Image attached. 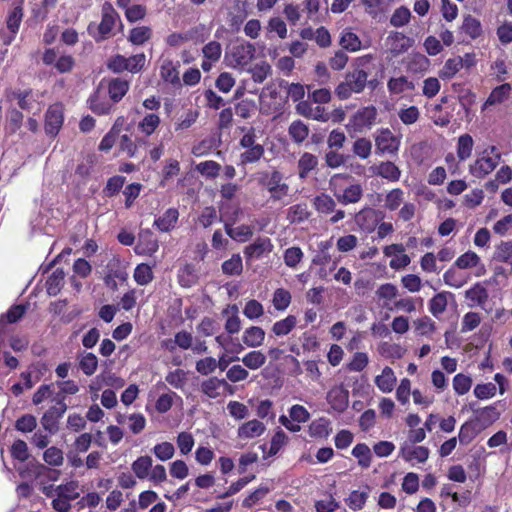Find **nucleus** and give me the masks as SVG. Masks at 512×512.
<instances>
[{
    "label": "nucleus",
    "instance_id": "1",
    "mask_svg": "<svg viewBox=\"0 0 512 512\" xmlns=\"http://www.w3.org/2000/svg\"><path fill=\"white\" fill-rule=\"evenodd\" d=\"M351 66L352 70L346 73L345 80L340 82L335 88V95L340 100H346L354 93H362L366 86L374 89L378 84L376 78L369 79L375 68L374 56L372 54L355 58Z\"/></svg>",
    "mask_w": 512,
    "mask_h": 512
},
{
    "label": "nucleus",
    "instance_id": "2",
    "mask_svg": "<svg viewBox=\"0 0 512 512\" xmlns=\"http://www.w3.org/2000/svg\"><path fill=\"white\" fill-rule=\"evenodd\" d=\"M258 187L269 194V201L280 202L289 195L290 187L284 175L276 168L256 173Z\"/></svg>",
    "mask_w": 512,
    "mask_h": 512
},
{
    "label": "nucleus",
    "instance_id": "3",
    "mask_svg": "<svg viewBox=\"0 0 512 512\" xmlns=\"http://www.w3.org/2000/svg\"><path fill=\"white\" fill-rule=\"evenodd\" d=\"M117 21H120L118 12L111 3L105 2L101 9L100 23L96 25L94 22H91L87 27V32L95 42L100 43L112 36Z\"/></svg>",
    "mask_w": 512,
    "mask_h": 512
},
{
    "label": "nucleus",
    "instance_id": "4",
    "mask_svg": "<svg viewBox=\"0 0 512 512\" xmlns=\"http://www.w3.org/2000/svg\"><path fill=\"white\" fill-rule=\"evenodd\" d=\"M378 111L374 105L359 108L349 119L346 129L349 133H365L377 123Z\"/></svg>",
    "mask_w": 512,
    "mask_h": 512
},
{
    "label": "nucleus",
    "instance_id": "5",
    "mask_svg": "<svg viewBox=\"0 0 512 512\" xmlns=\"http://www.w3.org/2000/svg\"><path fill=\"white\" fill-rule=\"evenodd\" d=\"M375 153L379 156H397L400 145L401 136L394 135L389 128H380L374 135Z\"/></svg>",
    "mask_w": 512,
    "mask_h": 512
},
{
    "label": "nucleus",
    "instance_id": "6",
    "mask_svg": "<svg viewBox=\"0 0 512 512\" xmlns=\"http://www.w3.org/2000/svg\"><path fill=\"white\" fill-rule=\"evenodd\" d=\"M500 158L496 146H489L483 151V155L470 165V173L477 178H484L497 167Z\"/></svg>",
    "mask_w": 512,
    "mask_h": 512
},
{
    "label": "nucleus",
    "instance_id": "7",
    "mask_svg": "<svg viewBox=\"0 0 512 512\" xmlns=\"http://www.w3.org/2000/svg\"><path fill=\"white\" fill-rule=\"evenodd\" d=\"M64 123V105L60 102L51 104L44 119V130L47 136L55 138Z\"/></svg>",
    "mask_w": 512,
    "mask_h": 512
},
{
    "label": "nucleus",
    "instance_id": "8",
    "mask_svg": "<svg viewBox=\"0 0 512 512\" xmlns=\"http://www.w3.org/2000/svg\"><path fill=\"white\" fill-rule=\"evenodd\" d=\"M13 99L17 100V104L21 110L37 114L41 111L43 103L41 101L42 94L32 89H18L12 92Z\"/></svg>",
    "mask_w": 512,
    "mask_h": 512
},
{
    "label": "nucleus",
    "instance_id": "9",
    "mask_svg": "<svg viewBox=\"0 0 512 512\" xmlns=\"http://www.w3.org/2000/svg\"><path fill=\"white\" fill-rule=\"evenodd\" d=\"M364 189L360 183H351L343 188L335 189L333 196L343 206L356 204L363 198Z\"/></svg>",
    "mask_w": 512,
    "mask_h": 512
},
{
    "label": "nucleus",
    "instance_id": "10",
    "mask_svg": "<svg viewBox=\"0 0 512 512\" xmlns=\"http://www.w3.org/2000/svg\"><path fill=\"white\" fill-rule=\"evenodd\" d=\"M273 244L268 237H258L255 241L244 248L246 262L262 258L272 251Z\"/></svg>",
    "mask_w": 512,
    "mask_h": 512
},
{
    "label": "nucleus",
    "instance_id": "11",
    "mask_svg": "<svg viewBox=\"0 0 512 512\" xmlns=\"http://www.w3.org/2000/svg\"><path fill=\"white\" fill-rule=\"evenodd\" d=\"M354 221L362 231L371 233L376 229L380 215L374 208L365 207L355 214Z\"/></svg>",
    "mask_w": 512,
    "mask_h": 512
},
{
    "label": "nucleus",
    "instance_id": "12",
    "mask_svg": "<svg viewBox=\"0 0 512 512\" xmlns=\"http://www.w3.org/2000/svg\"><path fill=\"white\" fill-rule=\"evenodd\" d=\"M326 400L334 411L342 413L349 404V391L343 385L334 386L328 391Z\"/></svg>",
    "mask_w": 512,
    "mask_h": 512
},
{
    "label": "nucleus",
    "instance_id": "13",
    "mask_svg": "<svg viewBox=\"0 0 512 512\" xmlns=\"http://www.w3.org/2000/svg\"><path fill=\"white\" fill-rule=\"evenodd\" d=\"M87 104L94 114L108 115L111 113L114 103L108 100L100 89H97L89 96Z\"/></svg>",
    "mask_w": 512,
    "mask_h": 512
},
{
    "label": "nucleus",
    "instance_id": "14",
    "mask_svg": "<svg viewBox=\"0 0 512 512\" xmlns=\"http://www.w3.org/2000/svg\"><path fill=\"white\" fill-rule=\"evenodd\" d=\"M430 451L425 446H412L408 443H404L399 450V457L405 462L416 461L418 463H424L429 458Z\"/></svg>",
    "mask_w": 512,
    "mask_h": 512
},
{
    "label": "nucleus",
    "instance_id": "15",
    "mask_svg": "<svg viewBox=\"0 0 512 512\" xmlns=\"http://www.w3.org/2000/svg\"><path fill=\"white\" fill-rule=\"evenodd\" d=\"M66 410V404H63L61 407H50L41 418L43 428L50 434L56 433L58 431L59 420L63 417Z\"/></svg>",
    "mask_w": 512,
    "mask_h": 512
},
{
    "label": "nucleus",
    "instance_id": "16",
    "mask_svg": "<svg viewBox=\"0 0 512 512\" xmlns=\"http://www.w3.org/2000/svg\"><path fill=\"white\" fill-rule=\"evenodd\" d=\"M459 35H465L469 40H476L483 34L482 24L479 19L468 14L463 17L462 24L458 28Z\"/></svg>",
    "mask_w": 512,
    "mask_h": 512
},
{
    "label": "nucleus",
    "instance_id": "17",
    "mask_svg": "<svg viewBox=\"0 0 512 512\" xmlns=\"http://www.w3.org/2000/svg\"><path fill=\"white\" fill-rule=\"evenodd\" d=\"M179 67V62L174 64L170 59L164 60L160 66V77L162 80L172 84L174 87H181L182 83L179 76Z\"/></svg>",
    "mask_w": 512,
    "mask_h": 512
},
{
    "label": "nucleus",
    "instance_id": "18",
    "mask_svg": "<svg viewBox=\"0 0 512 512\" xmlns=\"http://www.w3.org/2000/svg\"><path fill=\"white\" fill-rule=\"evenodd\" d=\"M512 86L510 83H503L495 87L483 103L481 110L484 111L490 106H495L505 102L511 95Z\"/></svg>",
    "mask_w": 512,
    "mask_h": 512
},
{
    "label": "nucleus",
    "instance_id": "19",
    "mask_svg": "<svg viewBox=\"0 0 512 512\" xmlns=\"http://www.w3.org/2000/svg\"><path fill=\"white\" fill-rule=\"evenodd\" d=\"M387 41L389 43V50L393 56H399L408 51L412 46L413 41L400 32H392Z\"/></svg>",
    "mask_w": 512,
    "mask_h": 512
},
{
    "label": "nucleus",
    "instance_id": "20",
    "mask_svg": "<svg viewBox=\"0 0 512 512\" xmlns=\"http://www.w3.org/2000/svg\"><path fill=\"white\" fill-rule=\"evenodd\" d=\"M130 88V82L123 78H113L108 82V94L113 103L120 102L127 94Z\"/></svg>",
    "mask_w": 512,
    "mask_h": 512
},
{
    "label": "nucleus",
    "instance_id": "21",
    "mask_svg": "<svg viewBox=\"0 0 512 512\" xmlns=\"http://www.w3.org/2000/svg\"><path fill=\"white\" fill-rule=\"evenodd\" d=\"M499 417L500 412L497 410L496 404H492L477 410L474 420L484 430L496 422Z\"/></svg>",
    "mask_w": 512,
    "mask_h": 512
},
{
    "label": "nucleus",
    "instance_id": "22",
    "mask_svg": "<svg viewBox=\"0 0 512 512\" xmlns=\"http://www.w3.org/2000/svg\"><path fill=\"white\" fill-rule=\"evenodd\" d=\"M265 429L261 421L253 419L240 425L237 434L240 439H252L261 436Z\"/></svg>",
    "mask_w": 512,
    "mask_h": 512
},
{
    "label": "nucleus",
    "instance_id": "23",
    "mask_svg": "<svg viewBox=\"0 0 512 512\" xmlns=\"http://www.w3.org/2000/svg\"><path fill=\"white\" fill-rule=\"evenodd\" d=\"M331 421L325 417L313 420L308 426V433L312 438L326 439L332 433Z\"/></svg>",
    "mask_w": 512,
    "mask_h": 512
},
{
    "label": "nucleus",
    "instance_id": "24",
    "mask_svg": "<svg viewBox=\"0 0 512 512\" xmlns=\"http://www.w3.org/2000/svg\"><path fill=\"white\" fill-rule=\"evenodd\" d=\"M317 166L318 158L312 153L304 152L297 162L299 179L305 180Z\"/></svg>",
    "mask_w": 512,
    "mask_h": 512
},
{
    "label": "nucleus",
    "instance_id": "25",
    "mask_svg": "<svg viewBox=\"0 0 512 512\" xmlns=\"http://www.w3.org/2000/svg\"><path fill=\"white\" fill-rule=\"evenodd\" d=\"M224 228L226 234L239 243L246 242L253 236V228L250 225L242 224L234 228L232 223L225 222Z\"/></svg>",
    "mask_w": 512,
    "mask_h": 512
},
{
    "label": "nucleus",
    "instance_id": "26",
    "mask_svg": "<svg viewBox=\"0 0 512 512\" xmlns=\"http://www.w3.org/2000/svg\"><path fill=\"white\" fill-rule=\"evenodd\" d=\"M374 174L390 182H397L401 177V170L394 162L383 161L375 167Z\"/></svg>",
    "mask_w": 512,
    "mask_h": 512
},
{
    "label": "nucleus",
    "instance_id": "27",
    "mask_svg": "<svg viewBox=\"0 0 512 512\" xmlns=\"http://www.w3.org/2000/svg\"><path fill=\"white\" fill-rule=\"evenodd\" d=\"M465 298L471 302L469 304L471 307L475 305L482 307L488 301L489 294L486 287L480 282H477L471 288L466 290Z\"/></svg>",
    "mask_w": 512,
    "mask_h": 512
},
{
    "label": "nucleus",
    "instance_id": "28",
    "mask_svg": "<svg viewBox=\"0 0 512 512\" xmlns=\"http://www.w3.org/2000/svg\"><path fill=\"white\" fill-rule=\"evenodd\" d=\"M481 431L483 430L479 426V423H476L474 419L466 421L461 425L458 433V439L460 444L468 445L476 438V436Z\"/></svg>",
    "mask_w": 512,
    "mask_h": 512
},
{
    "label": "nucleus",
    "instance_id": "29",
    "mask_svg": "<svg viewBox=\"0 0 512 512\" xmlns=\"http://www.w3.org/2000/svg\"><path fill=\"white\" fill-rule=\"evenodd\" d=\"M23 18V8L21 6H16L11 9L7 15L6 25L8 30L11 33V36L8 40H5V44H10L11 41L15 38V35L18 33L20 24Z\"/></svg>",
    "mask_w": 512,
    "mask_h": 512
},
{
    "label": "nucleus",
    "instance_id": "30",
    "mask_svg": "<svg viewBox=\"0 0 512 512\" xmlns=\"http://www.w3.org/2000/svg\"><path fill=\"white\" fill-rule=\"evenodd\" d=\"M429 59L423 54H413L408 58L406 70L412 75H423L429 68Z\"/></svg>",
    "mask_w": 512,
    "mask_h": 512
},
{
    "label": "nucleus",
    "instance_id": "31",
    "mask_svg": "<svg viewBox=\"0 0 512 512\" xmlns=\"http://www.w3.org/2000/svg\"><path fill=\"white\" fill-rule=\"evenodd\" d=\"M179 218V212L176 208L167 209L162 216L154 221V225L162 232H169L172 230Z\"/></svg>",
    "mask_w": 512,
    "mask_h": 512
},
{
    "label": "nucleus",
    "instance_id": "32",
    "mask_svg": "<svg viewBox=\"0 0 512 512\" xmlns=\"http://www.w3.org/2000/svg\"><path fill=\"white\" fill-rule=\"evenodd\" d=\"M336 201L331 195L321 193L314 197L313 206L319 214L328 215L335 211Z\"/></svg>",
    "mask_w": 512,
    "mask_h": 512
},
{
    "label": "nucleus",
    "instance_id": "33",
    "mask_svg": "<svg viewBox=\"0 0 512 512\" xmlns=\"http://www.w3.org/2000/svg\"><path fill=\"white\" fill-rule=\"evenodd\" d=\"M265 339V331L259 326H251L243 332V343L251 348L259 347Z\"/></svg>",
    "mask_w": 512,
    "mask_h": 512
},
{
    "label": "nucleus",
    "instance_id": "34",
    "mask_svg": "<svg viewBox=\"0 0 512 512\" xmlns=\"http://www.w3.org/2000/svg\"><path fill=\"white\" fill-rule=\"evenodd\" d=\"M245 151L239 156L238 165L246 166L248 164H254L258 162L265 154V149L262 144H256L254 146L244 148Z\"/></svg>",
    "mask_w": 512,
    "mask_h": 512
},
{
    "label": "nucleus",
    "instance_id": "35",
    "mask_svg": "<svg viewBox=\"0 0 512 512\" xmlns=\"http://www.w3.org/2000/svg\"><path fill=\"white\" fill-rule=\"evenodd\" d=\"M65 279V272L62 268L55 269L46 280V291L49 296H56L60 293Z\"/></svg>",
    "mask_w": 512,
    "mask_h": 512
},
{
    "label": "nucleus",
    "instance_id": "36",
    "mask_svg": "<svg viewBox=\"0 0 512 512\" xmlns=\"http://www.w3.org/2000/svg\"><path fill=\"white\" fill-rule=\"evenodd\" d=\"M375 384L383 393H389L396 384V376L391 367L386 366L382 373L375 378Z\"/></svg>",
    "mask_w": 512,
    "mask_h": 512
},
{
    "label": "nucleus",
    "instance_id": "37",
    "mask_svg": "<svg viewBox=\"0 0 512 512\" xmlns=\"http://www.w3.org/2000/svg\"><path fill=\"white\" fill-rule=\"evenodd\" d=\"M221 385H226L225 379L210 377L202 381L200 385V390L207 397L211 399H216L221 395V393L219 392Z\"/></svg>",
    "mask_w": 512,
    "mask_h": 512
},
{
    "label": "nucleus",
    "instance_id": "38",
    "mask_svg": "<svg viewBox=\"0 0 512 512\" xmlns=\"http://www.w3.org/2000/svg\"><path fill=\"white\" fill-rule=\"evenodd\" d=\"M222 273L227 276H240L243 272V262L240 254L235 253L221 265Z\"/></svg>",
    "mask_w": 512,
    "mask_h": 512
},
{
    "label": "nucleus",
    "instance_id": "39",
    "mask_svg": "<svg viewBox=\"0 0 512 512\" xmlns=\"http://www.w3.org/2000/svg\"><path fill=\"white\" fill-rule=\"evenodd\" d=\"M447 295L452 296L450 292H439L429 300V311L434 317L437 318L445 312L448 305Z\"/></svg>",
    "mask_w": 512,
    "mask_h": 512
},
{
    "label": "nucleus",
    "instance_id": "40",
    "mask_svg": "<svg viewBox=\"0 0 512 512\" xmlns=\"http://www.w3.org/2000/svg\"><path fill=\"white\" fill-rule=\"evenodd\" d=\"M288 133L294 143L301 144L309 135V127L303 121L295 120L290 124Z\"/></svg>",
    "mask_w": 512,
    "mask_h": 512
},
{
    "label": "nucleus",
    "instance_id": "41",
    "mask_svg": "<svg viewBox=\"0 0 512 512\" xmlns=\"http://www.w3.org/2000/svg\"><path fill=\"white\" fill-rule=\"evenodd\" d=\"M311 215L306 203H297L288 209L287 219L290 223H302Z\"/></svg>",
    "mask_w": 512,
    "mask_h": 512
},
{
    "label": "nucleus",
    "instance_id": "42",
    "mask_svg": "<svg viewBox=\"0 0 512 512\" xmlns=\"http://www.w3.org/2000/svg\"><path fill=\"white\" fill-rule=\"evenodd\" d=\"M152 37V29L149 26H137L130 30L128 41L133 45H143Z\"/></svg>",
    "mask_w": 512,
    "mask_h": 512
},
{
    "label": "nucleus",
    "instance_id": "43",
    "mask_svg": "<svg viewBox=\"0 0 512 512\" xmlns=\"http://www.w3.org/2000/svg\"><path fill=\"white\" fill-rule=\"evenodd\" d=\"M339 44L346 51L356 52L361 49L362 43L357 34L349 30H344L341 33Z\"/></svg>",
    "mask_w": 512,
    "mask_h": 512
},
{
    "label": "nucleus",
    "instance_id": "44",
    "mask_svg": "<svg viewBox=\"0 0 512 512\" xmlns=\"http://www.w3.org/2000/svg\"><path fill=\"white\" fill-rule=\"evenodd\" d=\"M152 458L148 455L138 457L131 465V469L139 479H145L152 468Z\"/></svg>",
    "mask_w": 512,
    "mask_h": 512
},
{
    "label": "nucleus",
    "instance_id": "45",
    "mask_svg": "<svg viewBox=\"0 0 512 512\" xmlns=\"http://www.w3.org/2000/svg\"><path fill=\"white\" fill-rule=\"evenodd\" d=\"M297 325V318L294 315H288L286 318L276 321L272 326V332L276 336L288 335Z\"/></svg>",
    "mask_w": 512,
    "mask_h": 512
},
{
    "label": "nucleus",
    "instance_id": "46",
    "mask_svg": "<svg viewBox=\"0 0 512 512\" xmlns=\"http://www.w3.org/2000/svg\"><path fill=\"white\" fill-rule=\"evenodd\" d=\"M352 455L357 458L358 465L362 468H368L372 462V454L369 446L365 443H358L352 449Z\"/></svg>",
    "mask_w": 512,
    "mask_h": 512
},
{
    "label": "nucleus",
    "instance_id": "47",
    "mask_svg": "<svg viewBox=\"0 0 512 512\" xmlns=\"http://www.w3.org/2000/svg\"><path fill=\"white\" fill-rule=\"evenodd\" d=\"M279 86L286 90L287 97L293 102H300L305 96L304 86L300 83H289L286 80H281Z\"/></svg>",
    "mask_w": 512,
    "mask_h": 512
},
{
    "label": "nucleus",
    "instance_id": "48",
    "mask_svg": "<svg viewBox=\"0 0 512 512\" xmlns=\"http://www.w3.org/2000/svg\"><path fill=\"white\" fill-rule=\"evenodd\" d=\"M160 125V117L155 113H149L138 124V129L146 136L152 135Z\"/></svg>",
    "mask_w": 512,
    "mask_h": 512
},
{
    "label": "nucleus",
    "instance_id": "49",
    "mask_svg": "<svg viewBox=\"0 0 512 512\" xmlns=\"http://www.w3.org/2000/svg\"><path fill=\"white\" fill-rule=\"evenodd\" d=\"M193 337L192 334L187 331H180L175 334L174 341L168 340L166 342V348L170 351L175 349V346H179L181 349L187 350L192 347Z\"/></svg>",
    "mask_w": 512,
    "mask_h": 512
},
{
    "label": "nucleus",
    "instance_id": "50",
    "mask_svg": "<svg viewBox=\"0 0 512 512\" xmlns=\"http://www.w3.org/2000/svg\"><path fill=\"white\" fill-rule=\"evenodd\" d=\"M461 68H463L462 57L449 58L444 63L439 75L442 79H451Z\"/></svg>",
    "mask_w": 512,
    "mask_h": 512
},
{
    "label": "nucleus",
    "instance_id": "51",
    "mask_svg": "<svg viewBox=\"0 0 512 512\" xmlns=\"http://www.w3.org/2000/svg\"><path fill=\"white\" fill-rule=\"evenodd\" d=\"M251 78L255 83H263L272 73V68L267 61L256 63L250 68Z\"/></svg>",
    "mask_w": 512,
    "mask_h": 512
},
{
    "label": "nucleus",
    "instance_id": "52",
    "mask_svg": "<svg viewBox=\"0 0 512 512\" xmlns=\"http://www.w3.org/2000/svg\"><path fill=\"white\" fill-rule=\"evenodd\" d=\"M291 293L284 288H277L273 293L272 304L278 311H285L291 304Z\"/></svg>",
    "mask_w": 512,
    "mask_h": 512
},
{
    "label": "nucleus",
    "instance_id": "53",
    "mask_svg": "<svg viewBox=\"0 0 512 512\" xmlns=\"http://www.w3.org/2000/svg\"><path fill=\"white\" fill-rule=\"evenodd\" d=\"M494 259L512 267V241H501L496 246Z\"/></svg>",
    "mask_w": 512,
    "mask_h": 512
},
{
    "label": "nucleus",
    "instance_id": "54",
    "mask_svg": "<svg viewBox=\"0 0 512 512\" xmlns=\"http://www.w3.org/2000/svg\"><path fill=\"white\" fill-rule=\"evenodd\" d=\"M352 152L360 159L365 160L369 158L372 152L371 140L365 137L356 139L352 145Z\"/></svg>",
    "mask_w": 512,
    "mask_h": 512
},
{
    "label": "nucleus",
    "instance_id": "55",
    "mask_svg": "<svg viewBox=\"0 0 512 512\" xmlns=\"http://www.w3.org/2000/svg\"><path fill=\"white\" fill-rule=\"evenodd\" d=\"M79 368L85 375H93L98 368V359L96 355L91 352L83 354L79 359Z\"/></svg>",
    "mask_w": 512,
    "mask_h": 512
},
{
    "label": "nucleus",
    "instance_id": "56",
    "mask_svg": "<svg viewBox=\"0 0 512 512\" xmlns=\"http://www.w3.org/2000/svg\"><path fill=\"white\" fill-rule=\"evenodd\" d=\"M133 277L136 283L141 286L149 284L154 278L152 267L145 263L138 264Z\"/></svg>",
    "mask_w": 512,
    "mask_h": 512
},
{
    "label": "nucleus",
    "instance_id": "57",
    "mask_svg": "<svg viewBox=\"0 0 512 512\" xmlns=\"http://www.w3.org/2000/svg\"><path fill=\"white\" fill-rule=\"evenodd\" d=\"M242 362L247 368L257 370L265 364L266 356L259 350H253L242 358Z\"/></svg>",
    "mask_w": 512,
    "mask_h": 512
},
{
    "label": "nucleus",
    "instance_id": "58",
    "mask_svg": "<svg viewBox=\"0 0 512 512\" xmlns=\"http://www.w3.org/2000/svg\"><path fill=\"white\" fill-rule=\"evenodd\" d=\"M254 47L251 44L238 45L234 47L233 57L237 65H246L253 57Z\"/></svg>",
    "mask_w": 512,
    "mask_h": 512
},
{
    "label": "nucleus",
    "instance_id": "59",
    "mask_svg": "<svg viewBox=\"0 0 512 512\" xmlns=\"http://www.w3.org/2000/svg\"><path fill=\"white\" fill-rule=\"evenodd\" d=\"M126 178L124 176L115 175L107 180V183L103 189V193L106 197H113L117 195L125 184Z\"/></svg>",
    "mask_w": 512,
    "mask_h": 512
},
{
    "label": "nucleus",
    "instance_id": "60",
    "mask_svg": "<svg viewBox=\"0 0 512 512\" xmlns=\"http://www.w3.org/2000/svg\"><path fill=\"white\" fill-rule=\"evenodd\" d=\"M196 170L206 178H216L221 170V165L216 161L207 160L198 163Z\"/></svg>",
    "mask_w": 512,
    "mask_h": 512
},
{
    "label": "nucleus",
    "instance_id": "61",
    "mask_svg": "<svg viewBox=\"0 0 512 512\" xmlns=\"http://www.w3.org/2000/svg\"><path fill=\"white\" fill-rule=\"evenodd\" d=\"M443 281L450 287L461 288L466 284L467 277H464L454 267H451L443 274Z\"/></svg>",
    "mask_w": 512,
    "mask_h": 512
},
{
    "label": "nucleus",
    "instance_id": "62",
    "mask_svg": "<svg viewBox=\"0 0 512 512\" xmlns=\"http://www.w3.org/2000/svg\"><path fill=\"white\" fill-rule=\"evenodd\" d=\"M452 385L457 395H464L471 389L472 378L463 373H458L454 376Z\"/></svg>",
    "mask_w": 512,
    "mask_h": 512
},
{
    "label": "nucleus",
    "instance_id": "63",
    "mask_svg": "<svg viewBox=\"0 0 512 512\" xmlns=\"http://www.w3.org/2000/svg\"><path fill=\"white\" fill-rule=\"evenodd\" d=\"M368 499V493L367 492H360L358 490H353L348 498L345 499L346 504L348 507L353 511L361 510Z\"/></svg>",
    "mask_w": 512,
    "mask_h": 512
},
{
    "label": "nucleus",
    "instance_id": "64",
    "mask_svg": "<svg viewBox=\"0 0 512 512\" xmlns=\"http://www.w3.org/2000/svg\"><path fill=\"white\" fill-rule=\"evenodd\" d=\"M473 139L469 134H463L458 139L457 155L460 160H466L471 156Z\"/></svg>",
    "mask_w": 512,
    "mask_h": 512
}]
</instances>
